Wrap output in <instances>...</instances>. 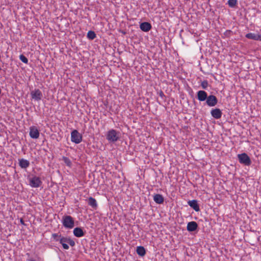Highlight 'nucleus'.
I'll use <instances>...</instances> for the list:
<instances>
[{
  "mask_svg": "<svg viewBox=\"0 0 261 261\" xmlns=\"http://www.w3.org/2000/svg\"><path fill=\"white\" fill-rule=\"evenodd\" d=\"M217 102L218 99L217 97L213 95L208 96L206 100V105L210 107L215 106L217 105Z\"/></svg>",
  "mask_w": 261,
  "mask_h": 261,
  "instance_id": "7",
  "label": "nucleus"
},
{
  "mask_svg": "<svg viewBox=\"0 0 261 261\" xmlns=\"http://www.w3.org/2000/svg\"><path fill=\"white\" fill-rule=\"evenodd\" d=\"M140 29L145 32L149 31L151 29V25L149 22H142L140 25Z\"/></svg>",
  "mask_w": 261,
  "mask_h": 261,
  "instance_id": "13",
  "label": "nucleus"
},
{
  "mask_svg": "<svg viewBox=\"0 0 261 261\" xmlns=\"http://www.w3.org/2000/svg\"><path fill=\"white\" fill-rule=\"evenodd\" d=\"M20 223L22 225H24V221L22 220V219H20Z\"/></svg>",
  "mask_w": 261,
  "mask_h": 261,
  "instance_id": "28",
  "label": "nucleus"
},
{
  "mask_svg": "<svg viewBox=\"0 0 261 261\" xmlns=\"http://www.w3.org/2000/svg\"><path fill=\"white\" fill-rule=\"evenodd\" d=\"M198 228V225L195 221H191L188 223L187 229V230L191 232L195 231Z\"/></svg>",
  "mask_w": 261,
  "mask_h": 261,
  "instance_id": "12",
  "label": "nucleus"
},
{
  "mask_svg": "<svg viewBox=\"0 0 261 261\" xmlns=\"http://www.w3.org/2000/svg\"><path fill=\"white\" fill-rule=\"evenodd\" d=\"M88 204L91 206L93 208L96 210L97 207V203L95 199L92 197H90L88 199Z\"/></svg>",
  "mask_w": 261,
  "mask_h": 261,
  "instance_id": "18",
  "label": "nucleus"
},
{
  "mask_svg": "<svg viewBox=\"0 0 261 261\" xmlns=\"http://www.w3.org/2000/svg\"><path fill=\"white\" fill-rule=\"evenodd\" d=\"M62 237L61 236H59L58 233H53L52 234V238L56 241H59L60 240V238Z\"/></svg>",
  "mask_w": 261,
  "mask_h": 261,
  "instance_id": "26",
  "label": "nucleus"
},
{
  "mask_svg": "<svg viewBox=\"0 0 261 261\" xmlns=\"http://www.w3.org/2000/svg\"><path fill=\"white\" fill-rule=\"evenodd\" d=\"M29 180V185L32 188H38L42 183L40 178L36 176L30 177Z\"/></svg>",
  "mask_w": 261,
  "mask_h": 261,
  "instance_id": "6",
  "label": "nucleus"
},
{
  "mask_svg": "<svg viewBox=\"0 0 261 261\" xmlns=\"http://www.w3.org/2000/svg\"><path fill=\"white\" fill-rule=\"evenodd\" d=\"M31 95L32 98L36 100L39 101L41 99L42 97V93L41 91L38 89H35L31 92Z\"/></svg>",
  "mask_w": 261,
  "mask_h": 261,
  "instance_id": "9",
  "label": "nucleus"
},
{
  "mask_svg": "<svg viewBox=\"0 0 261 261\" xmlns=\"http://www.w3.org/2000/svg\"><path fill=\"white\" fill-rule=\"evenodd\" d=\"M163 95H164V93H163V92H161V93H160V96H163Z\"/></svg>",
  "mask_w": 261,
  "mask_h": 261,
  "instance_id": "29",
  "label": "nucleus"
},
{
  "mask_svg": "<svg viewBox=\"0 0 261 261\" xmlns=\"http://www.w3.org/2000/svg\"><path fill=\"white\" fill-rule=\"evenodd\" d=\"M74 235L78 238L82 237L84 236V232L83 229L80 227H76L73 231Z\"/></svg>",
  "mask_w": 261,
  "mask_h": 261,
  "instance_id": "16",
  "label": "nucleus"
},
{
  "mask_svg": "<svg viewBox=\"0 0 261 261\" xmlns=\"http://www.w3.org/2000/svg\"><path fill=\"white\" fill-rule=\"evenodd\" d=\"M245 37L248 39H252L254 40L261 41V34H255L254 33H250L247 34L245 35Z\"/></svg>",
  "mask_w": 261,
  "mask_h": 261,
  "instance_id": "14",
  "label": "nucleus"
},
{
  "mask_svg": "<svg viewBox=\"0 0 261 261\" xmlns=\"http://www.w3.org/2000/svg\"><path fill=\"white\" fill-rule=\"evenodd\" d=\"M63 161H64V163L68 167H71V165H72V163L70 161V160L67 158V157H65V156H63Z\"/></svg>",
  "mask_w": 261,
  "mask_h": 261,
  "instance_id": "22",
  "label": "nucleus"
},
{
  "mask_svg": "<svg viewBox=\"0 0 261 261\" xmlns=\"http://www.w3.org/2000/svg\"><path fill=\"white\" fill-rule=\"evenodd\" d=\"M231 33L230 31H226V33Z\"/></svg>",
  "mask_w": 261,
  "mask_h": 261,
  "instance_id": "30",
  "label": "nucleus"
},
{
  "mask_svg": "<svg viewBox=\"0 0 261 261\" xmlns=\"http://www.w3.org/2000/svg\"><path fill=\"white\" fill-rule=\"evenodd\" d=\"M62 223L63 225L68 229L72 228L74 225V221L73 218L69 215H66L63 217Z\"/></svg>",
  "mask_w": 261,
  "mask_h": 261,
  "instance_id": "2",
  "label": "nucleus"
},
{
  "mask_svg": "<svg viewBox=\"0 0 261 261\" xmlns=\"http://www.w3.org/2000/svg\"><path fill=\"white\" fill-rule=\"evenodd\" d=\"M19 165L21 168H27L30 165V162L27 160L21 159L19 160Z\"/></svg>",
  "mask_w": 261,
  "mask_h": 261,
  "instance_id": "17",
  "label": "nucleus"
},
{
  "mask_svg": "<svg viewBox=\"0 0 261 261\" xmlns=\"http://www.w3.org/2000/svg\"><path fill=\"white\" fill-rule=\"evenodd\" d=\"M71 141L75 144L80 143L82 141V135L77 130H73L71 133Z\"/></svg>",
  "mask_w": 261,
  "mask_h": 261,
  "instance_id": "5",
  "label": "nucleus"
},
{
  "mask_svg": "<svg viewBox=\"0 0 261 261\" xmlns=\"http://www.w3.org/2000/svg\"><path fill=\"white\" fill-rule=\"evenodd\" d=\"M237 0H228V4L231 7H234L237 4Z\"/></svg>",
  "mask_w": 261,
  "mask_h": 261,
  "instance_id": "25",
  "label": "nucleus"
},
{
  "mask_svg": "<svg viewBox=\"0 0 261 261\" xmlns=\"http://www.w3.org/2000/svg\"><path fill=\"white\" fill-rule=\"evenodd\" d=\"M153 200L156 203L162 204L163 203L164 199L162 195L156 194L154 195Z\"/></svg>",
  "mask_w": 261,
  "mask_h": 261,
  "instance_id": "19",
  "label": "nucleus"
},
{
  "mask_svg": "<svg viewBox=\"0 0 261 261\" xmlns=\"http://www.w3.org/2000/svg\"><path fill=\"white\" fill-rule=\"evenodd\" d=\"M188 204L190 207L193 208L196 212H198L200 210L199 206L196 200H189L188 202Z\"/></svg>",
  "mask_w": 261,
  "mask_h": 261,
  "instance_id": "15",
  "label": "nucleus"
},
{
  "mask_svg": "<svg viewBox=\"0 0 261 261\" xmlns=\"http://www.w3.org/2000/svg\"><path fill=\"white\" fill-rule=\"evenodd\" d=\"M136 252L139 255L143 256L146 253V250L144 247L140 246L137 247Z\"/></svg>",
  "mask_w": 261,
  "mask_h": 261,
  "instance_id": "20",
  "label": "nucleus"
},
{
  "mask_svg": "<svg viewBox=\"0 0 261 261\" xmlns=\"http://www.w3.org/2000/svg\"><path fill=\"white\" fill-rule=\"evenodd\" d=\"M208 82L206 80H204L201 82V86L204 89H206L208 87Z\"/></svg>",
  "mask_w": 261,
  "mask_h": 261,
  "instance_id": "27",
  "label": "nucleus"
},
{
  "mask_svg": "<svg viewBox=\"0 0 261 261\" xmlns=\"http://www.w3.org/2000/svg\"><path fill=\"white\" fill-rule=\"evenodd\" d=\"M211 114L214 118L218 119L221 117L222 113L219 109L216 108L211 110Z\"/></svg>",
  "mask_w": 261,
  "mask_h": 261,
  "instance_id": "11",
  "label": "nucleus"
},
{
  "mask_svg": "<svg viewBox=\"0 0 261 261\" xmlns=\"http://www.w3.org/2000/svg\"><path fill=\"white\" fill-rule=\"evenodd\" d=\"M96 37V34L94 32L89 31L87 33V38L90 40H93Z\"/></svg>",
  "mask_w": 261,
  "mask_h": 261,
  "instance_id": "21",
  "label": "nucleus"
},
{
  "mask_svg": "<svg viewBox=\"0 0 261 261\" xmlns=\"http://www.w3.org/2000/svg\"><path fill=\"white\" fill-rule=\"evenodd\" d=\"M19 59L25 64H28V59L23 55L19 56Z\"/></svg>",
  "mask_w": 261,
  "mask_h": 261,
  "instance_id": "23",
  "label": "nucleus"
},
{
  "mask_svg": "<svg viewBox=\"0 0 261 261\" xmlns=\"http://www.w3.org/2000/svg\"><path fill=\"white\" fill-rule=\"evenodd\" d=\"M27 261H42V259L40 257L37 256L36 258L29 257L27 258Z\"/></svg>",
  "mask_w": 261,
  "mask_h": 261,
  "instance_id": "24",
  "label": "nucleus"
},
{
  "mask_svg": "<svg viewBox=\"0 0 261 261\" xmlns=\"http://www.w3.org/2000/svg\"><path fill=\"white\" fill-rule=\"evenodd\" d=\"M238 158L239 162L242 164L249 166L251 164L249 156L246 153L238 154Z\"/></svg>",
  "mask_w": 261,
  "mask_h": 261,
  "instance_id": "4",
  "label": "nucleus"
},
{
  "mask_svg": "<svg viewBox=\"0 0 261 261\" xmlns=\"http://www.w3.org/2000/svg\"><path fill=\"white\" fill-rule=\"evenodd\" d=\"M59 242L62 244L64 249L67 250L69 247L68 244L73 247L75 245V242L69 238L62 237L60 238Z\"/></svg>",
  "mask_w": 261,
  "mask_h": 261,
  "instance_id": "3",
  "label": "nucleus"
},
{
  "mask_svg": "<svg viewBox=\"0 0 261 261\" xmlns=\"http://www.w3.org/2000/svg\"><path fill=\"white\" fill-rule=\"evenodd\" d=\"M106 138L110 142H116L119 139V132L115 129H111L108 132Z\"/></svg>",
  "mask_w": 261,
  "mask_h": 261,
  "instance_id": "1",
  "label": "nucleus"
},
{
  "mask_svg": "<svg viewBox=\"0 0 261 261\" xmlns=\"http://www.w3.org/2000/svg\"><path fill=\"white\" fill-rule=\"evenodd\" d=\"M29 135L32 139H38L39 137V131L35 126H32L30 127Z\"/></svg>",
  "mask_w": 261,
  "mask_h": 261,
  "instance_id": "8",
  "label": "nucleus"
},
{
  "mask_svg": "<svg viewBox=\"0 0 261 261\" xmlns=\"http://www.w3.org/2000/svg\"><path fill=\"white\" fill-rule=\"evenodd\" d=\"M197 99L200 101H203L206 100L208 96L207 93L203 90H200L197 92Z\"/></svg>",
  "mask_w": 261,
  "mask_h": 261,
  "instance_id": "10",
  "label": "nucleus"
}]
</instances>
